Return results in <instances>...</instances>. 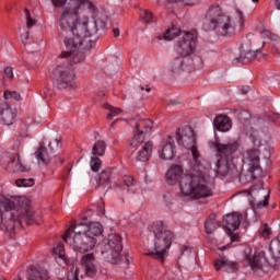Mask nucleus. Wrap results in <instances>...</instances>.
<instances>
[{"label": "nucleus", "instance_id": "ddd939ff", "mask_svg": "<svg viewBox=\"0 0 280 280\" xmlns=\"http://www.w3.org/2000/svg\"><path fill=\"white\" fill-rule=\"evenodd\" d=\"M243 194H247V196L252 197V203L254 205L255 209L268 207L270 190L264 188L262 182H258L250 189L243 191Z\"/></svg>", "mask_w": 280, "mask_h": 280}, {"label": "nucleus", "instance_id": "e433bc0d", "mask_svg": "<svg viewBox=\"0 0 280 280\" xmlns=\"http://www.w3.org/2000/svg\"><path fill=\"white\" fill-rule=\"evenodd\" d=\"M54 255H56L57 257H59V259H65V245L58 244V245L54 248Z\"/></svg>", "mask_w": 280, "mask_h": 280}, {"label": "nucleus", "instance_id": "cd10ccee", "mask_svg": "<svg viewBox=\"0 0 280 280\" xmlns=\"http://www.w3.org/2000/svg\"><path fill=\"white\" fill-rule=\"evenodd\" d=\"M112 176H113V172L110 170L102 171L98 177L96 178L97 187H105V185H108V183H110Z\"/></svg>", "mask_w": 280, "mask_h": 280}, {"label": "nucleus", "instance_id": "0eeeda50", "mask_svg": "<svg viewBox=\"0 0 280 280\" xmlns=\"http://www.w3.org/2000/svg\"><path fill=\"white\" fill-rule=\"evenodd\" d=\"M210 148L217 150V173L220 176H228L231 172V165H233V159L240 150V142L237 140H230L228 142H211Z\"/></svg>", "mask_w": 280, "mask_h": 280}, {"label": "nucleus", "instance_id": "473e14b6", "mask_svg": "<svg viewBox=\"0 0 280 280\" xmlns=\"http://www.w3.org/2000/svg\"><path fill=\"white\" fill-rule=\"evenodd\" d=\"M105 110H108L107 119H113V117H117L121 113V109L118 107H114L110 104H104Z\"/></svg>", "mask_w": 280, "mask_h": 280}, {"label": "nucleus", "instance_id": "a878e982", "mask_svg": "<svg viewBox=\"0 0 280 280\" xmlns=\"http://www.w3.org/2000/svg\"><path fill=\"white\" fill-rule=\"evenodd\" d=\"M11 167H13V172H27V166L23 164V161H21V155L19 154L12 155Z\"/></svg>", "mask_w": 280, "mask_h": 280}, {"label": "nucleus", "instance_id": "423d86ee", "mask_svg": "<svg viewBox=\"0 0 280 280\" xmlns=\"http://www.w3.org/2000/svg\"><path fill=\"white\" fill-rule=\"evenodd\" d=\"M261 38H268V40H279V35L270 32L269 30L264 28L260 31L259 35H255L253 33L247 35V39L241 47V54L238 58H234V65H238V62H250L253 58H257V54L266 42Z\"/></svg>", "mask_w": 280, "mask_h": 280}, {"label": "nucleus", "instance_id": "ea45409f", "mask_svg": "<svg viewBox=\"0 0 280 280\" xmlns=\"http://www.w3.org/2000/svg\"><path fill=\"white\" fill-rule=\"evenodd\" d=\"M141 18L143 19L144 23H150L152 21V12L144 10Z\"/></svg>", "mask_w": 280, "mask_h": 280}, {"label": "nucleus", "instance_id": "20e7f679", "mask_svg": "<svg viewBox=\"0 0 280 280\" xmlns=\"http://www.w3.org/2000/svg\"><path fill=\"white\" fill-rule=\"evenodd\" d=\"M4 210L0 207V230L12 233L15 229H21V224H34L36 218L34 210L30 206V199L19 197L4 199Z\"/></svg>", "mask_w": 280, "mask_h": 280}, {"label": "nucleus", "instance_id": "3c124183", "mask_svg": "<svg viewBox=\"0 0 280 280\" xmlns=\"http://www.w3.org/2000/svg\"><path fill=\"white\" fill-rule=\"evenodd\" d=\"M22 40H30V33H26L25 36L22 37Z\"/></svg>", "mask_w": 280, "mask_h": 280}, {"label": "nucleus", "instance_id": "4be33fe9", "mask_svg": "<svg viewBox=\"0 0 280 280\" xmlns=\"http://www.w3.org/2000/svg\"><path fill=\"white\" fill-rule=\"evenodd\" d=\"M214 268L215 270H222V268H224L225 272L230 275L233 272H237L238 269L237 264L229 260L226 256H219V258H217V260L214 261Z\"/></svg>", "mask_w": 280, "mask_h": 280}, {"label": "nucleus", "instance_id": "f3484780", "mask_svg": "<svg viewBox=\"0 0 280 280\" xmlns=\"http://www.w3.org/2000/svg\"><path fill=\"white\" fill-rule=\"evenodd\" d=\"M183 178H185V175L183 176V166L180 165H172L167 173H166V183L167 185L174 186V185H178L179 183V188H182V183H183ZM180 194L183 196H189V198H207V197H194L191 195H187L185 192H183V188L180 189Z\"/></svg>", "mask_w": 280, "mask_h": 280}, {"label": "nucleus", "instance_id": "6ab92c4d", "mask_svg": "<svg viewBox=\"0 0 280 280\" xmlns=\"http://www.w3.org/2000/svg\"><path fill=\"white\" fill-rule=\"evenodd\" d=\"M81 266L85 270L88 277H95L97 275V261L94 254H85L81 258Z\"/></svg>", "mask_w": 280, "mask_h": 280}, {"label": "nucleus", "instance_id": "f8f14e48", "mask_svg": "<svg viewBox=\"0 0 280 280\" xmlns=\"http://www.w3.org/2000/svg\"><path fill=\"white\" fill-rule=\"evenodd\" d=\"M74 80L75 74L71 66H58L52 70V82L60 91L69 89Z\"/></svg>", "mask_w": 280, "mask_h": 280}, {"label": "nucleus", "instance_id": "5fc2aeb1", "mask_svg": "<svg viewBox=\"0 0 280 280\" xmlns=\"http://www.w3.org/2000/svg\"><path fill=\"white\" fill-rule=\"evenodd\" d=\"M171 3H180V1H185V0H170Z\"/></svg>", "mask_w": 280, "mask_h": 280}, {"label": "nucleus", "instance_id": "c03bdc74", "mask_svg": "<svg viewBox=\"0 0 280 280\" xmlns=\"http://www.w3.org/2000/svg\"><path fill=\"white\" fill-rule=\"evenodd\" d=\"M228 235H230L231 237V242H240V234L237 233H231V232H228Z\"/></svg>", "mask_w": 280, "mask_h": 280}, {"label": "nucleus", "instance_id": "f03ea898", "mask_svg": "<svg viewBox=\"0 0 280 280\" xmlns=\"http://www.w3.org/2000/svg\"><path fill=\"white\" fill-rule=\"evenodd\" d=\"M178 145L190 150L192 155V166L186 172L182 179V191L186 196L195 198H211L213 196V178H211L210 167L207 162H201L200 151L196 147V135L191 127H185L176 132Z\"/></svg>", "mask_w": 280, "mask_h": 280}, {"label": "nucleus", "instance_id": "393cba45", "mask_svg": "<svg viewBox=\"0 0 280 280\" xmlns=\"http://www.w3.org/2000/svg\"><path fill=\"white\" fill-rule=\"evenodd\" d=\"M206 233L208 235H211V233H213V231H215V229H218V226H220V222L217 219V215L214 213L210 214L208 220H206Z\"/></svg>", "mask_w": 280, "mask_h": 280}, {"label": "nucleus", "instance_id": "72a5a7b5", "mask_svg": "<svg viewBox=\"0 0 280 280\" xmlns=\"http://www.w3.org/2000/svg\"><path fill=\"white\" fill-rule=\"evenodd\" d=\"M4 100H15V102H23V97L18 92L5 91L3 93Z\"/></svg>", "mask_w": 280, "mask_h": 280}, {"label": "nucleus", "instance_id": "6e6d98bb", "mask_svg": "<svg viewBox=\"0 0 280 280\" xmlns=\"http://www.w3.org/2000/svg\"><path fill=\"white\" fill-rule=\"evenodd\" d=\"M226 248H229V245H228V246L220 247L219 250H226Z\"/></svg>", "mask_w": 280, "mask_h": 280}, {"label": "nucleus", "instance_id": "9d476101", "mask_svg": "<svg viewBox=\"0 0 280 280\" xmlns=\"http://www.w3.org/2000/svg\"><path fill=\"white\" fill-rule=\"evenodd\" d=\"M121 250H124L121 235L110 233L101 247V257L108 264H121Z\"/></svg>", "mask_w": 280, "mask_h": 280}, {"label": "nucleus", "instance_id": "864d4df0", "mask_svg": "<svg viewBox=\"0 0 280 280\" xmlns=\"http://www.w3.org/2000/svg\"><path fill=\"white\" fill-rule=\"evenodd\" d=\"M276 8H277V10H280V0L276 1Z\"/></svg>", "mask_w": 280, "mask_h": 280}, {"label": "nucleus", "instance_id": "603ef678", "mask_svg": "<svg viewBox=\"0 0 280 280\" xmlns=\"http://www.w3.org/2000/svg\"><path fill=\"white\" fill-rule=\"evenodd\" d=\"M68 280H80L78 279V273L72 275V278H69Z\"/></svg>", "mask_w": 280, "mask_h": 280}, {"label": "nucleus", "instance_id": "49530a36", "mask_svg": "<svg viewBox=\"0 0 280 280\" xmlns=\"http://www.w3.org/2000/svg\"><path fill=\"white\" fill-rule=\"evenodd\" d=\"M271 121H275L276 124H280V115L279 114H273L271 116Z\"/></svg>", "mask_w": 280, "mask_h": 280}, {"label": "nucleus", "instance_id": "bf43d9fd", "mask_svg": "<svg viewBox=\"0 0 280 280\" xmlns=\"http://www.w3.org/2000/svg\"><path fill=\"white\" fill-rule=\"evenodd\" d=\"M145 92H147V93H150V88H147V89H145Z\"/></svg>", "mask_w": 280, "mask_h": 280}, {"label": "nucleus", "instance_id": "dca6fc26", "mask_svg": "<svg viewBox=\"0 0 280 280\" xmlns=\"http://www.w3.org/2000/svg\"><path fill=\"white\" fill-rule=\"evenodd\" d=\"M264 261H266V253L253 252L250 248H245L244 250V264L245 266H249L252 270H261L264 266Z\"/></svg>", "mask_w": 280, "mask_h": 280}, {"label": "nucleus", "instance_id": "79ce46f5", "mask_svg": "<svg viewBox=\"0 0 280 280\" xmlns=\"http://www.w3.org/2000/svg\"><path fill=\"white\" fill-rule=\"evenodd\" d=\"M4 75L9 78V80H12V78H14V69L12 67L4 68Z\"/></svg>", "mask_w": 280, "mask_h": 280}, {"label": "nucleus", "instance_id": "8fccbe9b", "mask_svg": "<svg viewBox=\"0 0 280 280\" xmlns=\"http://www.w3.org/2000/svg\"><path fill=\"white\" fill-rule=\"evenodd\" d=\"M113 32H114V36L116 38H118V36H119V28H114Z\"/></svg>", "mask_w": 280, "mask_h": 280}, {"label": "nucleus", "instance_id": "6e6552de", "mask_svg": "<svg viewBox=\"0 0 280 280\" xmlns=\"http://www.w3.org/2000/svg\"><path fill=\"white\" fill-rule=\"evenodd\" d=\"M63 240L78 253H89L97 245V238L88 234L84 225L72 224L63 235Z\"/></svg>", "mask_w": 280, "mask_h": 280}, {"label": "nucleus", "instance_id": "a18cd8bd", "mask_svg": "<svg viewBox=\"0 0 280 280\" xmlns=\"http://www.w3.org/2000/svg\"><path fill=\"white\" fill-rule=\"evenodd\" d=\"M20 137H22V139L30 137V130H27V128L22 129L20 132Z\"/></svg>", "mask_w": 280, "mask_h": 280}, {"label": "nucleus", "instance_id": "c756f323", "mask_svg": "<svg viewBox=\"0 0 280 280\" xmlns=\"http://www.w3.org/2000/svg\"><path fill=\"white\" fill-rule=\"evenodd\" d=\"M1 119L5 126H12L14 124V113H12V108H8L1 112Z\"/></svg>", "mask_w": 280, "mask_h": 280}, {"label": "nucleus", "instance_id": "4c0bfd02", "mask_svg": "<svg viewBox=\"0 0 280 280\" xmlns=\"http://www.w3.org/2000/svg\"><path fill=\"white\" fill-rule=\"evenodd\" d=\"M26 14V27L30 30L36 25V20L32 19V14H30V10L25 9Z\"/></svg>", "mask_w": 280, "mask_h": 280}, {"label": "nucleus", "instance_id": "412c9836", "mask_svg": "<svg viewBox=\"0 0 280 280\" xmlns=\"http://www.w3.org/2000/svg\"><path fill=\"white\" fill-rule=\"evenodd\" d=\"M241 224H242V214L237 212L228 214L223 218V226L224 229H226L229 233H233V231H237Z\"/></svg>", "mask_w": 280, "mask_h": 280}, {"label": "nucleus", "instance_id": "37998d69", "mask_svg": "<svg viewBox=\"0 0 280 280\" xmlns=\"http://www.w3.org/2000/svg\"><path fill=\"white\" fill-rule=\"evenodd\" d=\"M10 108V105L5 101H0V115L2 110H8Z\"/></svg>", "mask_w": 280, "mask_h": 280}, {"label": "nucleus", "instance_id": "a19ab883", "mask_svg": "<svg viewBox=\"0 0 280 280\" xmlns=\"http://www.w3.org/2000/svg\"><path fill=\"white\" fill-rule=\"evenodd\" d=\"M163 201L165 202L167 209H172V206L174 205V202L172 201V196L163 195Z\"/></svg>", "mask_w": 280, "mask_h": 280}, {"label": "nucleus", "instance_id": "58836bf2", "mask_svg": "<svg viewBox=\"0 0 280 280\" xmlns=\"http://www.w3.org/2000/svg\"><path fill=\"white\" fill-rule=\"evenodd\" d=\"M124 183L127 187H132L136 185L135 177H132V176H125Z\"/></svg>", "mask_w": 280, "mask_h": 280}, {"label": "nucleus", "instance_id": "4d7b16f0", "mask_svg": "<svg viewBox=\"0 0 280 280\" xmlns=\"http://www.w3.org/2000/svg\"><path fill=\"white\" fill-rule=\"evenodd\" d=\"M116 122H117V120L113 121V122L110 124V128H113V126H115Z\"/></svg>", "mask_w": 280, "mask_h": 280}, {"label": "nucleus", "instance_id": "c9c22d12", "mask_svg": "<svg viewBox=\"0 0 280 280\" xmlns=\"http://www.w3.org/2000/svg\"><path fill=\"white\" fill-rule=\"evenodd\" d=\"M16 187H34V178H28V179H18L15 182Z\"/></svg>", "mask_w": 280, "mask_h": 280}, {"label": "nucleus", "instance_id": "bb28decb", "mask_svg": "<svg viewBox=\"0 0 280 280\" xmlns=\"http://www.w3.org/2000/svg\"><path fill=\"white\" fill-rule=\"evenodd\" d=\"M185 32H182L178 28H171L167 30L165 34H163V36H158L159 40H174L176 38V36H179V38H182L183 34Z\"/></svg>", "mask_w": 280, "mask_h": 280}, {"label": "nucleus", "instance_id": "f704fd0d", "mask_svg": "<svg viewBox=\"0 0 280 280\" xmlns=\"http://www.w3.org/2000/svg\"><path fill=\"white\" fill-rule=\"evenodd\" d=\"M90 165L92 172H100L102 170V160L97 156L91 158Z\"/></svg>", "mask_w": 280, "mask_h": 280}, {"label": "nucleus", "instance_id": "b1692460", "mask_svg": "<svg viewBox=\"0 0 280 280\" xmlns=\"http://www.w3.org/2000/svg\"><path fill=\"white\" fill-rule=\"evenodd\" d=\"M153 124L154 122H152V120L150 119L138 121L136 124L137 131L135 132V135H138V137H143V139H145V135H148V132H152Z\"/></svg>", "mask_w": 280, "mask_h": 280}, {"label": "nucleus", "instance_id": "de8ad7c7", "mask_svg": "<svg viewBox=\"0 0 280 280\" xmlns=\"http://www.w3.org/2000/svg\"><path fill=\"white\" fill-rule=\"evenodd\" d=\"M254 145H261V140L255 136L252 137Z\"/></svg>", "mask_w": 280, "mask_h": 280}, {"label": "nucleus", "instance_id": "2eb2a0df", "mask_svg": "<svg viewBox=\"0 0 280 280\" xmlns=\"http://www.w3.org/2000/svg\"><path fill=\"white\" fill-rule=\"evenodd\" d=\"M158 154L162 161H172L176 156V142L174 138L165 137L158 147Z\"/></svg>", "mask_w": 280, "mask_h": 280}, {"label": "nucleus", "instance_id": "7ed1b4c3", "mask_svg": "<svg viewBox=\"0 0 280 280\" xmlns=\"http://www.w3.org/2000/svg\"><path fill=\"white\" fill-rule=\"evenodd\" d=\"M194 49H196V33H182L175 47L177 57L170 65V71L173 75L194 73V71H200L205 67L202 58L192 55Z\"/></svg>", "mask_w": 280, "mask_h": 280}, {"label": "nucleus", "instance_id": "f257e3e1", "mask_svg": "<svg viewBox=\"0 0 280 280\" xmlns=\"http://www.w3.org/2000/svg\"><path fill=\"white\" fill-rule=\"evenodd\" d=\"M55 8H62L59 18V37L63 40L67 50L60 54V58H70L73 65H80L86 60L85 54L95 47L100 30L106 27L102 19H93L80 14L81 8L95 12V4L89 0H51Z\"/></svg>", "mask_w": 280, "mask_h": 280}, {"label": "nucleus", "instance_id": "1a4fd4ad", "mask_svg": "<svg viewBox=\"0 0 280 280\" xmlns=\"http://www.w3.org/2000/svg\"><path fill=\"white\" fill-rule=\"evenodd\" d=\"M152 233L154 234V250L147 253V257H154L159 261L165 259V253L174 242V233L165 226L163 222H156L152 225Z\"/></svg>", "mask_w": 280, "mask_h": 280}, {"label": "nucleus", "instance_id": "2f4dec72", "mask_svg": "<svg viewBox=\"0 0 280 280\" xmlns=\"http://www.w3.org/2000/svg\"><path fill=\"white\" fill-rule=\"evenodd\" d=\"M258 235H259V237H262L264 240H268V237H270V235H272V229L270 228V225L265 223L262 226L259 228Z\"/></svg>", "mask_w": 280, "mask_h": 280}, {"label": "nucleus", "instance_id": "c85d7f7f", "mask_svg": "<svg viewBox=\"0 0 280 280\" xmlns=\"http://www.w3.org/2000/svg\"><path fill=\"white\" fill-rule=\"evenodd\" d=\"M92 154L94 156H104L106 154V142L104 140H98L92 147Z\"/></svg>", "mask_w": 280, "mask_h": 280}, {"label": "nucleus", "instance_id": "a211bd4d", "mask_svg": "<svg viewBox=\"0 0 280 280\" xmlns=\"http://www.w3.org/2000/svg\"><path fill=\"white\" fill-rule=\"evenodd\" d=\"M77 226H84L85 230L83 232L92 237H95V240H97V237L104 233V226H102V223L93 222L89 220L88 217H84L82 221L77 224Z\"/></svg>", "mask_w": 280, "mask_h": 280}, {"label": "nucleus", "instance_id": "9b49d317", "mask_svg": "<svg viewBox=\"0 0 280 280\" xmlns=\"http://www.w3.org/2000/svg\"><path fill=\"white\" fill-rule=\"evenodd\" d=\"M127 148L129 152H137L138 150L137 161L145 163V161H150L152 156L154 142L150 140L145 141V138L139 137V135H133V138L128 141Z\"/></svg>", "mask_w": 280, "mask_h": 280}, {"label": "nucleus", "instance_id": "7c9ffc66", "mask_svg": "<svg viewBox=\"0 0 280 280\" xmlns=\"http://www.w3.org/2000/svg\"><path fill=\"white\" fill-rule=\"evenodd\" d=\"M27 280H49V276L46 271L31 269Z\"/></svg>", "mask_w": 280, "mask_h": 280}, {"label": "nucleus", "instance_id": "aec40b11", "mask_svg": "<svg viewBox=\"0 0 280 280\" xmlns=\"http://www.w3.org/2000/svg\"><path fill=\"white\" fill-rule=\"evenodd\" d=\"M260 156L261 151L259 149H250L247 151V160L249 161V172L252 173L253 178H256L255 173L260 170Z\"/></svg>", "mask_w": 280, "mask_h": 280}, {"label": "nucleus", "instance_id": "13d9d810", "mask_svg": "<svg viewBox=\"0 0 280 280\" xmlns=\"http://www.w3.org/2000/svg\"><path fill=\"white\" fill-rule=\"evenodd\" d=\"M253 3H259V0H252Z\"/></svg>", "mask_w": 280, "mask_h": 280}, {"label": "nucleus", "instance_id": "09e8293b", "mask_svg": "<svg viewBox=\"0 0 280 280\" xmlns=\"http://www.w3.org/2000/svg\"><path fill=\"white\" fill-rule=\"evenodd\" d=\"M248 91H250V88L249 86H243L241 89V92L243 93V95H246V93H248Z\"/></svg>", "mask_w": 280, "mask_h": 280}, {"label": "nucleus", "instance_id": "4468645a", "mask_svg": "<svg viewBox=\"0 0 280 280\" xmlns=\"http://www.w3.org/2000/svg\"><path fill=\"white\" fill-rule=\"evenodd\" d=\"M60 139H54L50 142H48V148L45 145V142L39 145L37 151L35 152V158L37 159L38 164L40 165H47L51 161V154L56 152L57 150H60Z\"/></svg>", "mask_w": 280, "mask_h": 280}, {"label": "nucleus", "instance_id": "5701e85b", "mask_svg": "<svg viewBox=\"0 0 280 280\" xmlns=\"http://www.w3.org/2000/svg\"><path fill=\"white\" fill-rule=\"evenodd\" d=\"M232 126L231 118L225 115H219L214 119V128L220 132H229Z\"/></svg>", "mask_w": 280, "mask_h": 280}, {"label": "nucleus", "instance_id": "39448f33", "mask_svg": "<svg viewBox=\"0 0 280 280\" xmlns=\"http://www.w3.org/2000/svg\"><path fill=\"white\" fill-rule=\"evenodd\" d=\"M237 26L240 30L244 26V15L242 12L237 11L236 19L233 20L230 15L222 12L220 5L210 7L203 24L206 32L214 30L220 36H233Z\"/></svg>", "mask_w": 280, "mask_h": 280}]
</instances>
